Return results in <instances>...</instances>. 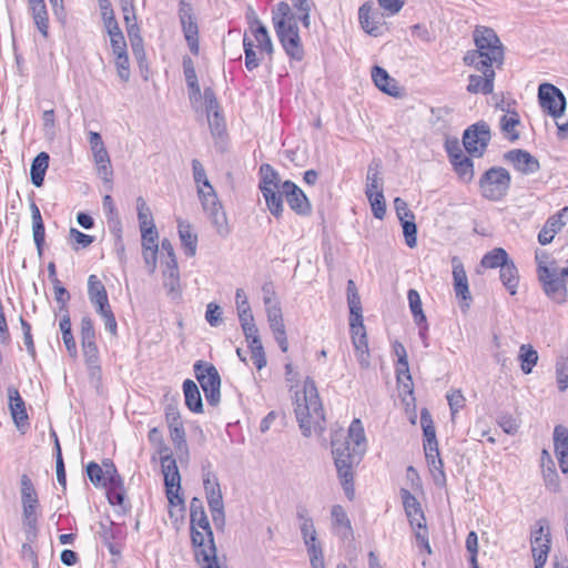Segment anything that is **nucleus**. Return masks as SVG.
Masks as SVG:
<instances>
[{
  "instance_id": "f257e3e1",
  "label": "nucleus",
  "mask_w": 568,
  "mask_h": 568,
  "mask_svg": "<svg viewBox=\"0 0 568 568\" xmlns=\"http://www.w3.org/2000/svg\"><path fill=\"white\" fill-rule=\"evenodd\" d=\"M332 455L337 477L348 500L355 499V470L362 463L366 450L367 439L363 423L359 418L352 420L347 436L336 432L331 440Z\"/></svg>"
},
{
  "instance_id": "f03ea898",
  "label": "nucleus",
  "mask_w": 568,
  "mask_h": 568,
  "mask_svg": "<svg viewBox=\"0 0 568 568\" xmlns=\"http://www.w3.org/2000/svg\"><path fill=\"white\" fill-rule=\"evenodd\" d=\"M298 374L294 371L291 363L285 365V379L290 392L293 393L294 413L298 427L305 437L312 435L320 425V394L316 383L311 377H306L302 388H298Z\"/></svg>"
},
{
  "instance_id": "7ed1b4c3",
  "label": "nucleus",
  "mask_w": 568,
  "mask_h": 568,
  "mask_svg": "<svg viewBox=\"0 0 568 568\" xmlns=\"http://www.w3.org/2000/svg\"><path fill=\"white\" fill-rule=\"evenodd\" d=\"M273 23L285 52L295 60H302L303 49L298 36L295 14L288 3L282 1L273 10Z\"/></svg>"
},
{
  "instance_id": "20e7f679",
  "label": "nucleus",
  "mask_w": 568,
  "mask_h": 568,
  "mask_svg": "<svg viewBox=\"0 0 568 568\" xmlns=\"http://www.w3.org/2000/svg\"><path fill=\"white\" fill-rule=\"evenodd\" d=\"M191 540L195 559L209 560V556L217 552L213 531L205 510L190 515Z\"/></svg>"
},
{
  "instance_id": "39448f33",
  "label": "nucleus",
  "mask_w": 568,
  "mask_h": 568,
  "mask_svg": "<svg viewBox=\"0 0 568 568\" xmlns=\"http://www.w3.org/2000/svg\"><path fill=\"white\" fill-rule=\"evenodd\" d=\"M400 497L408 521L415 531V537L418 545L423 547L427 554H432V548L428 540V529L426 526L424 513L420 508V504L416 497L405 488L400 489Z\"/></svg>"
},
{
  "instance_id": "423d86ee",
  "label": "nucleus",
  "mask_w": 568,
  "mask_h": 568,
  "mask_svg": "<svg viewBox=\"0 0 568 568\" xmlns=\"http://www.w3.org/2000/svg\"><path fill=\"white\" fill-rule=\"evenodd\" d=\"M199 197L201 200L203 210L207 213L211 223L216 230V233L226 237L230 234V226L227 223L226 213L223 210L216 192L211 185L210 181H205V189L199 186Z\"/></svg>"
},
{
  "instance_id": "0eeeda50",
  "label": "nucleus",
  "mask_w": 568,
  "mask_h": 568,
  "mask_svg": "<svg viewBox=\"0 0 568 568\" xmlns=\"http://www.w3.org/2000/svg\"><path fill=\"white\" fill-rule=\"evenodd\" d=\"M260 190L265 199L270 212L278 217L282 215L283 205L281 204V196L278 193L282 190L283 182L278 173L270 164H262L260 166Z\"/></svg>"
},
{
  "instance_id": "6e6552de",
  "label": "nucleus",
  "mask_w": 568,
  "mask_h": 568,
  "mask_svg": "<svg viewBox=\"0 0 568 568\" xmlns=\"http://www.w3.org/2000/svg\"><path fill=\"white\" fill-rule=\"evenodd\" d=\"M510 182V174L505 168L493 166L483 174L479 186L484 197L499 201L507 194Z\"/></svg>"
},
{
  "instance_id": "1a4fd4ad",
  "label": "nucleus",
  "mask_w": 568,
  "mask_h": 568,
  "mask_svg": "<svg viewBox=\"0 0 568 568\" xmlns=\"http://www.w3.org/2000/svg\"><path fill=\"white\" fill-rule=\"evenodd\" d=\"M193 367L207 404L214 407L217 406L221 402V377L216 367L202 361H197Z\"/></svg>"
},
{
  "instance_id": "9d476101",
  "label": "nucleus",
  "mask_w": 568,
  "mask_h": 568,
  "mask_svg": "<svg viewBox=\"0 0 568 568\" xmlns=\"http://www.w3.org/2000/svg\"><path fill=\"white\" fill-rule=\"evenodd\" d=\"M538 280L542 284L545 294L554 302L562 304L567 300V278L560 274L556 266H540Z\"/></svg>"
},
{
  "instance_id": "9b49d317",
  "label": "nucleus",
  "mask_w": 568,
  "mask_h": 568,
  "mask_svg": "<svg viewBox=\"0 0 568 568\" xmlns=\"http://www.w3.org/2000/svg\"><path fill=\"white\" fill-rule=\"evenodd\" d=\"M490 138L489 125L480 121L465 130L463 144L469 154L480 158L485 153Z\"/></svg>"
},
{
  "instance_id": "f8f14e48",
  "label": "nucleus",
  "mask_w": 568,
  "mask_h": 568,
  "mask_svg": "<svg viewBox=\"0 0 568 568\" xmlns=\"http://www.w3.org/2000/svg\"><path fill=\"white\" fill-rule=\"evenodd\" d=\"M531 552L535 561V568H544L550 550V532L546 519L537 520L535 529L531 531Z\"/></svg>"
},
{
  "instance_id": "ddd939ff",
  "label": "nucleus",
  "mask_w": 568,
  "mask_h": 568,
  "mask_svg": "<svg viewBox=\"0 0 568 568\" xmlns=\"http://www.w3.org/2000/svg\"><path fill=\"white\" fill-rule=\"evenodd\" d=\"M466 65L475 69L493 68V64L500 65L504 62V47H481L467 51L463 59Z\"/></svg>"
},
{
  "instance_id": "4468645a",
  "label": "nucleus",
  "mask_w": 568,
  "mask_h": 568,
  "mask_svg": "<svg viewBox=\"0 0 568 568\" xmlns=\"http://www.w3.org/2000/svg\"><path fill=\"white\" fill-rule=\"evenodd\" d=\"M538 97L541 108L551 116L559 118L564 114L566 109V98L557 87L550 83L540 84Z\"/></svg>"
},
{
  "instance_id": "2eb2a0df",
  "label": "nucleus",
  "mask_w": 568,
  "mask_h": 568,
  "mask_svg": "<svg viewBox=\"0 0 568 568\" xmlns=\"http://www.w3.org/2000/svg\"><path fill=\"white\" fill-rule=\"evenodd\" d=\"M278 195L281 196V204L283 205V199H285L288 206L295 213L300 215H307L311 213V203L307 196L294 182L290 180L284 181Z\"/></svg>"
},
{
  "instance_id": "dca6fc26",
  "label": "nucleus",
  "mask_w": 568,
  "mask_h": 568,
  "mask_svg": "<svg viewBox=\"0 0 568 568\" xmlns=\"http://www.w3.org/2000/svg\"><path fill=\"white\" fill-rule=\"evenodd\" d=\"M504 159L511 163L517 171L526 175L536 173L540 169L538 159L521 149L506 152Z\"/></svg>"
},
{
  "instance_id": "f3484780",
  "label": "nucleus",
  "mask_w": 568,
  "mask_h": 568,
  "mask_svg": "<svg viewBox=\"0 0 568 568\" xmlns=\"http://www.w3.org/2000/svg\"><path fill=\"white\" fill-rule=\"evenodd\" d=\"M297 515H298V518L301 519V525H300L301 532H302L304 542L307 547V551L311 556L312 568H318V566H317L318 555H317L316 545H315L317 531L315 529L314 523H313L312 518L306 517L305 509H300Z\"/></svg>"
},
{
  "instance_id": "a211bd4d",
  "label": "nucleus",
  "mask_w": 568,
  "mask_h": 568,
  "mask_svg": "<svg viewBox=\"0 0 568 568\" xmlns=\"http://www.w3.org/2000/svg\"><path fill=\"white\" fill-rule=\"evenodd\" d=\"M452 264L455 294L458 298H462L465 302V304L462 305V308H468L469 302L471 301V294L469 292L468 278L464 265L457 256L453 257Z\"/></svg>"
},
{
  "instance_id": "6ab92c4d",
  "label": "nucleus",
  "mask_w": 568,
  "mask_h": 568,
  "mask_svg": "<svg viewBox=\"0 0 568 568\" xmlns=\"http://www.w3.org/2000/svg\"><path fill=\"white\" fill-rule=\"evenodd\" d=\"M483 73L481 75L470 74L468 78V85L466 88L467 92L477 94L483 93L485 95L493 93L494 91V81H495V70L493 68H483L476 69Z\"/></svg>"
},
{
  "instance_id": "aec40b11",
  "label": "nucleus",
  "mask_w": 568,
  "mask_h": 568,
  "mask_svg": "<svg viewBox=\"0 0 568 568\" xmlns=\"http://www.w3.org/2000/svg\"><path fill=\"white\" fill-rule=\"evenodd\" d=\"M329 520L332 530L337 537L345 540L353 536L351 520L342 505H334L332 507Z\"/></svg>"
},
{
  "instance_id": "412c9836",
  "label": "nucleus",
  "mask_w": 568,
  "mask_h": 568,
  "mask_svg": "<svg viewBox=\"0 0 568 568\" xmlns=\"http://www.w3.org/2000/svg\"><path fill=\"white\" fill-rule=\"evenodd\" d=\"M554 446L560 470L568 476V429L562 425L554 429Z\"/></svg>"
},
{
  "instance_id": "4be33fe9",
  "label": "nucleus",
  "mask_w": 568,
  "mask_h": 568,
  "mask_svg": "<svg viewBox=\"0 0 568 568\" xmlns=\"http://www.w3.org/2000/svg\"><path fill=\"white\" fill-rule=\"evenodd\" d=\"M372 79L382 92L395 98L400 97L398 82L384 68L374 65L372 68Z\"/></svg>"
},
{
  "instance_id": "5701e85b",
  "label": "nucleus",
  "mask_w": 568,
  "mask_h": 568,
  "mask_svg": "<svg viewBox=\"0 0 568 568\" xmlns=\"http://www.w3.org/2000/svg\"><path fill=\"white\" fill-rule=\"evenodd\" d=\"M88 295L90 302L95 307V311H103V307L110 305L108 300L106 290L103 283L94 274L88 278Z\"/></svg>"
},
{
  "instance_id": "b1692460",
  "label": "nucleus",
  "mask_w": 568,
  "mask_h": 568,
  "mask_svg": "<svg viewBox=\"0 0 568 568\" xmlns=\"http://www.w3.org/2000/svg\"><path fill=\"white\" fill-rule=\"evenodd\" d=\"M420 425L424 435V450L425 454L439 452L438 443L436 439V430L433 424L430 413L424 408L420 412Z\"/></svg>"
},
{
  "instance_id": "393cba45",
  "label": "nucleus",
  "mask_w": 568,
  "mask_h": 568,
  "mask_svg": "<svg viewBox=\"0 0 568 568\" xmlns=\"http://www.w3.org/2000/svg\"><path fill=\"white\" fill-rule=\"evenodd\" d=\"M9 408L17 427L20 428L28 420L24 402L16 387H8Z\"/></svg>"
},
{
  "instance_id": "a878e982",
  "label": "nucleus",
  "mask_w": 568,
  "mask_h": 568,
  "mask_svg": "<svg viewBox=\"0 0 568 568\" xmlns=\"http://www.w3.org/2000/svg\"><path fill=\"white\" fill-rule=\"evenodd\" d=\"M373 3L367 1L358 9V20L363 30L373 37L383 34V26L372 17Z\"/></svg>"
},
{
  "instance_id": "bb28decb",
  "label": "nucleus",
  "mask_w": 568,
  "mask_h": 568,
  "mask_svg": "<svg viewBox=\"0 0 568 568\" xmlns=\"http://www.w3.org/2000/svg\"><path fill=\"white\" fill-rule=\"evenodd\" d=\"M183 393L186 407L193 413H203L202 396L194 381L185 379L183 382Z\"/></svg>"
},
{
  "instance_id": "cd10ccee",
  "label": "nucleus",
  "mask_w": 568,
  "mask_h": 568,
  "mask_svg": "<svg viewBox=\"0 0 568 568\" xmlns=\"http://www.w3.org/2000/svg\"><path fill=\"white\" fill-rule=\"evenodd\" d=\"M49 154L40 152L32 161L30 169L31 182L34 186L40 187L43 185L44 175L49 166Z\"/></svg>"
},
{
  "instance_id": "c85d7f7f",
  "label": "nucleus",
  "mask_w": 568,
  "mask_h": 568,
  "mask_svg": "<svg viewBox=\"0 0 568 568\" xmlns=\"http://www.w3.org/2000/svg\"><path fill=\"white\" fill-rule=\"evenodd\" d=\"M164 485L168 500L171 505L178 506L183 504V498L180 495L181 490V476L180 473L165 474Z\"/></svg>"
},
{
  "instance_id": "c756f323",
  "label": "nucleus",
  "mask_w": 568,
  "mask_h": 568,
  "mask_svg": "<svg viewBox=\"0 0 568 568\" xmlns=\"http://www.w3.org/2000/svg\"><path fill=\"white\" fill-rule=\"evenodd\" d=\"M499 277L509 294L515 295L519 284V273L513 260L503 265Z\"/></svg>"
},
{
  "instance_id": "7c9ffc66",
  "label": "nucleus",
  "mask_w": 568,
  "mask_h": 568,
  "mask_svg": "<svg viewBox=\"0 0 568 568\" xmlns=\"http://www.w3.org/2000/svg\"><path fill=\"white\" fill-rule=\"evenodd\" d=\"M236 310L244 336L246 341H250L251 336H253L255 333H258V329L254 323V316L250 303L239 305L236 306Z\"/></svg>"
},
{
  "instance_id": "2f4dec72",
  "label": "nucleus",
  "mask_w": 568,
  "mask_h": 568,
  "mask_svg": "<svg viewBox=\"0 0 568 568\" xmlns=\"http://www.w3.org/2000/svg\"><path fill=\"white\" fill-rule=\"evenodd\" d=\"M425 457L435 485L438 487H444L446 485V475L439 452L425 454Z\"/></svg>"
},
{
  "instance_id": "473e14b6",
  "label": "nucleus",
  "mask_w": 568,
  "mask_h": 568,
  "mask_svg": "<svg viewBox=\"0 0 568 568\" xmlns=\"http://www.w3.org/2000/svg\"><path fill=\"white\" fill-rule=\"evenodd\" d=\"M179 236L185 248V254L190 257L194 256L197 246V235L192 232V227L189 223L179 222Z\"/></svg>"
},
{
  "instance_id": "72a5a7b5",
  "label": "nucleus",
  "mask_w": 568,
  "mask_h": 568,
  "mask_svg": "<svg viewBox=\"0 0 568 568\" xmlns=\"http://www.w3.org/2000/svg\"><path fill=\"white\" fill-rule=\"evenodd\" d=\"M180 23L190 51L193 54H199V27L195 18L183 20Z\"/></svg>"
},
{
  "instance_id": "f704fd0d",
  "label": "nucleus",
  "mask_w": 568,
  "mask_h": 568,
  "mask_svg": "<svg viewBox=\"0 0 568 568\" xmlns=\"http://www.w3.org/2000/svg\"><path fill=\"white\" fill-rule=\"evenodd\" d=\"M520 124L519 114L516 111H508L500 118V130L511 141L519 139L516 128Z\"/></svg>"
},
{
  "instance_id": "c9c22d12",
  "label": "nucleus",
  "mask_w": 568,
  "mask_h": 568,
  "mask_svg": "<svg viewBox=\"0 0 568 568\" xmlns=\"http://www.w3.org/2000/svg\"><path fill=\"white\" fill-rule=\"evenodd\" d=\"M476 48L503 45L496 32L488 27H477L474 31Z\"/></svg>"
},
{
  "instance_id": "e433bc0d",
  "label": "nucleus",
  "mask_w": 568,
  "mask_h": 568,
  "mask_svg": "<svg viewBox=\"0 0 568 568\" xmlns=\"http://www.w3.org/2000/svg\"><path fill=\"white\" fill-rule=\"evenodd\" d=\"M509 260L508 253L503 247H496L483 256L480 264L485 268H501Z\"/></svg>"
},
{
  "instance_id": "4c0bfd02",
  "label": "nucleus",
  "mask_w": 568,
  "mask_h": 568,
  "mask_svg": "<svg viewBox=\"0 0 568 568\" xmlns=\"http://www.w3.org/2000/svg\"><path fill=\"white\" fill-rule=\"evenodd\" d=\"M379 168L378 161H373L368 165L365 194L383 192V179L381 178Z\"/></svg>"
},
{
  "instance_id": "58836bf2",
  "label": "nucleus",
  "mask_w": 568,
  "mask_h": 568,
  "mask_svg": "<svg viewBox=\"0 0 568 568\" xmlns=\"http://www.w3.org/2000/svg\"><path fill=\"white\" fill-rule=\"evenodd\" d=\"M85 364L92 375L100 371L99 349L95 341L81 342Z\"/></svg>"
},
{
  "instance_id": "ea45409f",
  "label": "nucleus",
  "mask_w": 568,
  "mask_h": 568,
  "mask_svg": "<svg viewBox=\"0 0 568 568\" xmlns=\"http://www.w3.org/2000/svg\"><path fill=\"white\" fill-rule=\"evenodd\" d=\"M21 504L24 506H39V498L34 485L26 474L21 476Z\"/></svg>"
},
{
  "instance_id": "a19ab883",
  "label": "nucleus",
  "mask_w": 568,
  "mask_h": 568,
  "mask_svg": "<svg viewBox=\"0 0 568 568\" xmlns=\"http://www.w3.org/2000/svg\"><path fill=\"white\" fill-rule=\"evenodd\" d=\"M247 342L251 349V358L253 364L257 369H262L266 365V357L258 333H255L253 336H251V339Z\"/></svg>"
},
{
  "instance_id": "79ce46f5",
  "label": "nucleus",
  "mask_w": 568,
  "mask_h": 568,
  "mask_svg": "<svg viewBox=\"0 0 568 568\" xmlns=\"http://www.w3.org/2000/svg\"><path fill=\"white\" fill-rule=\"evenodd\" d=\"M60 329L62 333V339L65 345V348L70 356H77V344L71 331V320L69 314H65L60 321Z\"/></svg>"
},
{
  "instance_id": "37998d69",
  "label": "nucleus",
  "mask_w": 568,
  "mask_h": 568,
  "mask_svg": "<svg viewBox=\"0 0 568 568\" xmlns=\"http://www.w3.org/2000/svg\"><path fill=\"white\" fill-rule=\"evenodd\" d=\"M519 361L521 362V371L529 374L538 362V353L531 345L523 344L519 349Z\"/></svg>"
},
{
  "instance_id": "c03bdc74",
  "label": "nucleus",
  "mask_w": 568,
  "mask_h": 568,
  "mask_svg": "<svg viewBox=\"0 0 568 568\" xmlns=\"http://www.w3.org/2000/svg\"><path fill=\"white\" fill-rule=\"evenodd\" d=\"M203 485L206 494L207 505L213 504L215 500L216 503L223 500L220 484L214 475L207 473L203 478Z\"/></svg>"
},
{
  "instance_id": "a18cd8bd",
  "label": "nucleus",
  "mask_w": 568,
  "mask_h": 568,
  "mask_svg": "<svg viewBox=\"0 0 568 568\" xmlns=\"http://www.w3.org/2000/svg\"><path fill=\"white\" fill-rule=\"evenodd\" d=\"M30 10L32 12V17H33V20H34V23H36L38 30L41 32V34L44 38H47L49 24H48V12H47V8H45V3L38 2L37 4L31 6Z\"/></svg>"
},
{
  "instance_id": "49530a36",
  "label": "nucleus",
  "mask_w": 568,
  "mask_h": 568,
  "mask_svg": "<svg viewBox=\"0 0 568 568\" xmlns=\"http://www.w3.org/2000/svg\"><path fill=\"white\" fill-rule=\"evenodd\" d=\"M352 343L356 351V357H357L359 365L363 368L368 367L369 366V349H368L367 335H365L363 337L362 336L352 337Z\"/></svg>"
},
{
  "instance_id": "de8ad7c7",
  "label": "nucleus",
  "mask_w": 568,
  "mask_h": 568,
  "mask_svg": "<svg viewBox=\"0 0 568 568\" xmlns=\"http://www.w3.org/2000/svg\"><path fill=\"white\" fill-rule=\"evenodd\" d=\"M407 298L415 323L417 325L426 323V316L422 308V301L418 292L416 290L410 288L407 293Z\"/></svg>"
},
{
  "instance_id": "09e8293b",
  "label": "nucleus",
  "mask_w": 568,
  "mask_h": 568,
  "mask_svg": "<svg viewBox=\"0 0 568 568\" xmlns=\"http://www.w3.org/2000/svg\"><path fill=\"white\" fill-rule=\"evenodd\" d=\"M264 304L266 307L267 321H276L283 318L282 310L278 303L272 297L273 292L265 285L263 286Z\"/></svg>"
},
{
  "instance_id": "8fccbe9b",
  "label": "nucleus",
  "mask_w": 568,
  "mask_h": 568,
  "mask_svg": "<svg viewBox=\"0 0 568 568\" xmlns=\"http://www.w3.org/2000/svg\"><path fill=\"white\" fill-rule=\"evenodd\" d=\"M252 33L258 43V48L271 55L273 53V43L266 27L263 23H258Z\"/></svg>"
},
{
  "instance_id": "3c124183",
  "label": "nucleus",
  "mask_w": 568,
  "mask_h": 568,
  "mask_svg": "<svg viewBox=\"0 0 568 568\" xmlns=\"http://www.w3.org/2000/svg\"><path fill=\"white\" fill-rule=\"evenodd\" d=\"M136 210L140 230L148 229V226H155L151 210L141 196L136 200Z\"/></svg>"
},
{
  "instance_id": "603ef678",
  "label": "nucleus",
  "mask_w": 568,
  "mask_h": 568,
  "mask_svg": "<svg viewBox=\"0 0 568 568\" xmlns=\"http://www.w3.org/2000/svg\"><path fill=\"white\" fill-rule=\"evenodd\" d=\"M556 381L560 392L568 388V356H561L556 362Z\"/></svg>"
},
{
  "instance_id": "864d4df0",
  "label": "nucleus",
  "mask_w": 568,
  "mask_h": 568,
  "mask_svg": "<svg viewBox=\"0 0 568 568\" xmlns=\"http://www.w3.org/2000/svg\"><path fill=\"white\" fill-rule=\"evenodd\" d=\"M366 196L369 202L373 215L378 220H383L386 214V202L384 193H368Z\"/></svg>"
},
{
  "instance_id": "5fc2aeb1",
  "label": "nucleus",
  "mask_w": 568,
  "mask_h": 568,
  "mask_svg": "<svg viewBox=\"0 0 568 568\" xmlns=\"http://www.w3.org/2000/svg\"><path fill=\"white\" fill-rule=\"evenodd\" d=\"M268 324H270V328L274 335V338L277 342L282 352H284V353L287 352L288 343H287V337H286L285 325H284L283 318L276 320V321H271V322H268Z\"/></svg>"
},
{
  "instance_id": "6e6d98bb",
  "label": "nucleus",
  "mask_w": 568,
  "mask_h": 568,
  "mask_svg": "<svg viewBox=\"0 0 568 568\" xmlns=\"http://www.w3.org/2000/svg\"><path fill=\"white\" fill-rule=\"evenodd\" d=\"M103 469H104V475H105L103 486H106V485H109V487L122 486L123 480H122L121 476L119 475L116 467L112 460L104 459L103 460Z\"/></svg>"
},
{
  "instance_id": "4d7b16f0",
  "label": "nucleus",
  "mask_w": 568,
  "mask_h": 568,
  "mask_svg": "<svg viewBox=\"0 0 568 568\" xmlns=\"http://www.w3.org/2000/svg\"><path fill=\"white\" fill-rule=\"evenodd\" d=\"M349 327L352 337L365 336L366 328L364 325L363 310L349 312Z\"/></svg>"
},
{
  "instance_id": "13d9d810",
  "label": "nucleus",
  "mask_w": 568,
  "mask_h": 568,
  "mask_svg": "<svg viewBox=\"0 0 568 568\" xmlns=\"http://www.w3.org/2000/svg\"><path fill=\"white\" fill-rule=\"evenodd\" d=\"M414 220L415 219L409 217L400 221L405 243L410 248H414L417 245V226Z\"/></svg>"
},
{
  "instance_id": "bf43d9fd",
  "label": "nucleus",
  "mask_w": 568,
  "mask_h": 568,
  "mask_svg": "<svg viewBox=\"0 0 568 568\" xmlns=\"http://www.w3.org/2000/svg\"><path fill=\"white\" fill-rule=\"evenodd\" d=\"M568 221V206L561 209L558 213L550 216L545 225L547 229L552 231V233H558L562 230V227L567 224Z\"/></svg>"
},
{
  "instance_id": "052dcab7",
  "label": "nucleus",
  "mask_w": 568,
  "mask_h": 568,
  "mask_svg": "<svg viewBox=\"0 0 568 568\" xmlns=\"http://www.w3.org/2000/svg\"><path fill=\"white\" fill-rule=\"evenodd\" d=\"M163 285L169 294L178 295L180 290V273L179 270L163 271Z\"/></svg>"
},
{
  "instance_id": "680f3d73",
  "label": "nucleus",
  "mask_w": 568,
  "mask_h": 568,
  "mask_svg": "<svg viewBox=\"0 0 568 568\" xmlns=\"http://www.w3.org/2000/svg\"><path fill=\"white\" fill-rule=\"evenodd\" d=\"M243 47L245 53V67L248 71L256 69L260 65V59L253 49V42L246 36L243 39Z\"/></svg>"
},
{
  "instance_id": "e2e57ef3",
  "label": "nucleus",
  "mask_w": 568,
  "mask_h": 568,
  "mask_svg": "<svg viewBox=\"0 0 568 568\" xmlns=\"http://www.w3.org/2000/svg\"><path fill=\"white\" fill-rule=\"evenodd\" d=\"M206 116L212 135L221 136L225 131V121L221 115L220 110L213 113H209Z\"/></svg>"
},
{
  "instance_id": "0e129e2a",
  "label": "nucleus",
  "mask_w": 568,
  "mask_h": 568,
  "mask_svg": "<svg viewBox=\"0 0 568 568\" xmlns=\"http://www.w3.org/2000/svg\"><path fill=\"white\" fill-rule=\"evenodd\" d=\"M209 508L212 515V520L219 530H223L225 526V514H224V504L222 501L216 500L213 504H209Z\"/></svg>"
},
{
  "instance_id": "69168bd1",
  "label": "nucleus",
  "mask_w": 568,
  "mask_h": 568,
  "mask_svg": "<svg viewBox=\"0 0 568 568\" xmlns=\"http://www.w3.org/2000/svg\"><path fill=\"white\" fill-rule=\"evenodd\" d=\"M115 55V67L118 71L119 78L126 82L130 79V63L128 52L125 53H116Z\"/></svg>"
},
{
  "instance_id": "338daca9",
  "label": "nucleus",
  "mask_w": 568,
  "mask_h": 568,
  "mask_svg": "<svg viewBox=\"0 0 568 568\" xmlns=\"http://www.w3.org/2000/svg\"><path fill=\"white\" fill-rule=\"evenodd\" d=\"M347 304L349 312L351 311H362V302L353 280H348L347 282Z\"/></svg>"
},
{
  "instance_id": "774afa93",
  "label": "nucleus",
  "mask_w": 568,
  "mask_h": 568,
  "mask_svg": "<svg viewBox=\"0 0 568 568\" xmlns=\"http://www.w3.org/2000/svg\"><path fill=\"white\" fill-rule=\"evenodd\" d=\"M542 474L546 487L554 493L559 491L560 481L559 476L555 469V465L542 468Z\"/></svg>"
}]
</instances>
